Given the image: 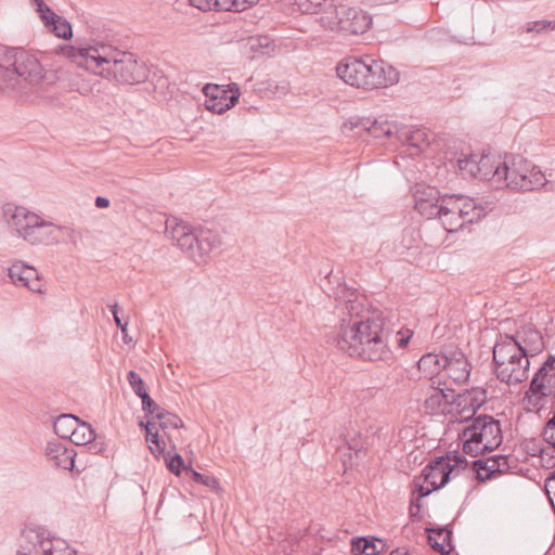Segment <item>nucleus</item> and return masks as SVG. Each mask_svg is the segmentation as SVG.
Instances as JSON below:
<instances>
[{"label":"nucleus","mask_w":555,"mask_h":555,"mask_svg":"<svg viewBox=\"0 0 555 555\" xmlns=\"http://www.w3.org/2000/svg\"><path fill=\"white\" fill-rule=\"evenodd\" d=\"M337 309L340 327L333 343L343 352L363 361H388L392 358L389 339L393 331L382 314L367 313L366 298L346 286L339 289Z\"/></svg>","instance_id":"1"},{"label":"nucleus","mask_w":555,"mask_h":555,"mask_svg":"<svg viewBox=\"0 0 555 555\" xmlns=\"http://www.w3.org/2000/svg\"><path fill=\"white\" fill-rule=\"evenodd\" d=\"M545 348L542 333L525 325L514 334H498L492 347V364L496 378L507 386H517L529 377L530 359Z\"/></svg>","instance_id":"2"},{"label":"nucleus","mask_w":555,"mask_h":555,"mask_svg":"<svg viewBox=\"0 0 555 555\" xmlns=\"http://www.w3.org/2000/svg\"><path fill=\"white\" fill-rule=\"evenodd\" d=\"M69 57L79 67L122 85L142 83L150 73L146 64L133 53L102 42L72 48Z\"/></svg>","instance_id":"3"},{"label":"nucleus","mask_w":555,"mask_h":555,"mask_svg":"<svg viewBox=\"0 0 555 555\" xmlns=\"http://www.w3.org/2000/svg\"><path fill=\"white\" fill-rule=\"evenodd\" d=\"M47 74L38 59L22 48L0 47V91L24 93L40 86Z\"/></svg>","instance_id":"4"},{"label":"nucleus","mask_w":555,"mask_h":555,"mask_svg":"<svg viewBox=\"0 0 555 555\" xmlns=\"http://www.w3.org/2000/svg\"><path fill=\"white\" fill-rule=\"evenodd\" d=\"M463 452L472 457L492 452L503 441L500 422L491 415L480 414L472 418L460 434Z\"/></svg>","instance_id":"5"},{"label":"nucleus","mask_w":555,"mask_h":555,"mask_svg":"<svg viewBox=\"0 0 555 555\" xmlns=\"http://www.w3.org/2000/svg\"><path fill=\"white\" fill-rule=\"evenodd\" d=\"M501 186L518 192L534 191L547 183L544 172L521 155L503 157Z\"/></svg>","instance_id":"6"},{"label":"nucleus","mask_w":555,"mask_h":555,"mask_svg":"<svg viewBox=\"0 0 555 555\" xmlns=\"http://www.w3.org/2000/svg\"><path fill=\"white\" fill-rule=\"evenodd\" d=\"M319 22L325 29L351 36L364 34L372 25V17L363 10L348 7L344 0H338L334 8L320 16Z\"/></svg>","instance_id":"7"},{"label":"nucleus","mask_w":555,"mask_h":555,"mask_svg":"<svg viewBox=\"0 0 555 555\" xmlns=\"http://www.w3.org/2000/svg\"><path fill=\"white\" fill-rule=\"evenodd\" d=\"M20 544L28 555H77L67 541L53 535L42 526H26L22 530Z\"/></svg>","instance_id":"8"},{"label":"nucleus","mask_w":555,"mask_h":555,"mask_svg":"<svg viewBox=\"0 0 555 555\" xmlns=\"http://www.w3.org/2000/svg\"><path fill=\"white\" fill-rule=\"evenodd\" d=\"M555 396V356L548 354L533 374L525 392L524 402L529 410L540 411L546 398Z\"/></svg>","instance_id":"9"},{"label":"nucleus","mask_w":555,"mask_h":555,"mask_svg":"<svg viewBox=\"0 0 555 555\" xmlns=\"http://www.w3.org/2000/svg\"><path fill=\"white\" fill-rule=\"evenodd\" d=\"M203 92L206 96V108L217 114H223L234 107L241 94L237 83H230L227 89L223 86L207 83Z\"/></svg>","instance_id":"10"},{"label":"nucleus","mask_w":555,"mask_h":555,"mask_svg":"<svg viewBox=\"0 0 555 555\" xmlns=\"http://www.w3.org/2000/svg\"><path fill=\"white\" fill-rule=\"evenodd\" d=\"M414 207L425 218H438L442 209L444 194L430 185H416L414 194Z\"/></svg>","instance_id":"11"},{"label":"nucleus","mask_w":555,"mask_h":555,"mask_svg":"<svg viewBox=\"0 0 555 555\" xmlns=\"http://www.w3.org/2000/svg\"><path fill=\"white\" fill-rule=\"evenodd\" d=\"M336 73L346 83L371 90L370 83L366 77V63L364 57L349 56L340 61L336 67Z\"/></svg>","instance_id":"12"},{"label":"nucleus","mask_w":555,"mask_h":555,"mask_svg":"<svg viewBox=\"0 0 555 555\" xmlns=\"http://www.w3.org/2000/svg\"><path fill=\"white\" fill-rule=\"evenodd\" d=\"M366 63V77L370 83V88H387L393 86L399 81V72L382 60H373L370 56H365Z\"/></svg>","instance_id":"13"},{"label":"nucleus","mask_w":555,"mask_h":555,"mask_svg":"<svg viewBox=\"0 0 555 555\" xmlns=\"http://www.w3.org/2000/svg\"><path fill=\"white\" fill-rule=\"evenodd\" d=\"M472 467L476 472V479L480 482H486L496 478L511 468L508 464V456L493 455L487 459L475 460L472 462Z\"/></svg>","instance_id":"14"},{"label":"nucleus","mask_w":555,"mask_h":555,"mask_svg":"<svg viewBox=\"0 0 555 555\" xmlns=\"http://www.w3.org/2000/svg\"><path fill=\"white\" fill-rule=\"evenodd\" d=\"M430 385L429 391L424 402V408L428 414H439L451 412L449 406L455 404L454 391L446 387V383H438V386Z\"/></svg>","instance_id":"15"},{"label":"nucleus","mask_w":555,"mask_h":555,"mask_svg":"<svg viewBox=\"0 0 555 555\" xmlns=\"http://www.w3.org/2000/svg\"><path fill=\"white\" fill-rule=\"evenodd\" d=\"M453 470L454 466H451L443 456H439L423 468L422 475L424 482L431 486L433 489L439 490L449 482Z\"/></svg>","instance_id":"16"},{"label":"nucleus","mask_w":555,"mask_h":555,"mask_svg":"<svg viewBox=\"0 0 555 555\" xmlns=\"http://www.w3.org/2000/svg\"><path fill=\"white\" fill-rule=\"evenodd\" d=\"M11 282L27 287L34 293H41V282L37 270L23 261H15L8 270Z\"/></svg>","instance_id":"17"},{"label":"nucleus","mask_w":555,"mask_h":555,"mask_svg":"<svg viewBox=\"0 0 555 555\" xmlns=\"http://www.w3.org/2000/svg\"><path fill=\"white\" fill-rule=\"evenodd\" d=\"M344 127L365 131L376 139L389 138L395 128L387 119H372L370 117L350 118L348 122L344 124Z\"/></svg>","instance_id":"18"},{"label":"nucleus","mask_w":555,"mask_h":555,"mask_svg":"<svg viewBox=\"0 0 555 555\" xmlns=\"http://www.w3.org/2000/svg\"><path fill=\"white\" fill-rule=\"evenodd\" d=\"M442 209L438 219L448 232H456L464 228L462 210L459 205L457 194H444Z\"/></svg>","instance_id":"19"},{"label":"nucleus","mask_w":555,"mask_h":555,"mask_svg":"<svg viewBox=\"0 0 555 555\" xmlns=\"http://www.w3.org/2000/svg\"><path fill=\"white\" fill-rule=\"evenodd\" d=\"M33 224L24 236L26 242L33 245H53L60 242L59 229L52 222L44 221L37 216V222H33Z\"/></svg>","instance_id":"20"},{"label":"nucleus","mask_w":555,"mask_h":555,"mask_svg":"<svg viewBox=\"0 0 555 555\" xmlns=\"http://www.w3.org/2000/svg\"><path fill=\"white\" fill-rule=\"evenodd\" d=\"M4 216L9 227L24 238L26 232L31 228L33 222H37V216L25 207L7 205L4 207Z\"/></svg>","instance_id":"21"},{"label":"nucleus","mask_w":555,"mask_h":555,"mask_svg":"<svg viewBox=\"0 0 555 555\" xmlns=\"http://www.w3.org/2000/svg\"><path fill=\"white\" fill-rule=\"evenodd\" d=\"M77 453L72 447L59 441H49L46 447V456L55 467L73 470Z\"/></svg>","instance_id":"22"},{"label":"nucleus","mask_w":555,"mask_h":555,"mask_svg":"<svg viewBox=\"0 0 555 555\" xmlns=\"http://www.w3.org/2000/svg\"><path fill=\"white\" fill-rule=\"evenodd\" d=\"M478 177L479 180H489L501 186L503 158L492 154H482L478 159Z\"/></svg>","instance_id":"23"},{"label":"nucleus","mask_w":555,"mask_h":555,"mask_svg":"<svg viewBox=\"0 0 555 555\" xmlns=\"http://www.w3.org/2000/svg\"><path fill=\"white\" fill-rule=\"evenodd\" d=\"M486 400L487 391L483 388L475 387L456 395L454 401L456 408L461 409L460 412L465 410L472 412V415L466 417V421H468L485 404Z\"/></svg>","instance_id":"24"},{"label":"nucleus","mask_w":555,"mask_h":555,"mask_svg":"<svg viewBox=\"0 0 555 555\" xmlns=\"http://www.w3.org/2000/svg\"><path fill=\"white\" fill-rule=\"evenodd\" d=\"M443 371L455 384L465 383L470 373L469 363L462 352L454 354L452 358L448 357V363H446Z\"/></svg>","instance_id":"25"},{"label":"nucleus","mask_w":555,"mask_h":555,"mask_svg":"<svg viewBox=\"0 0 555 555\" xmlns=\"http://www.w3.org/2000/svg\"><path fill=\"white\" fill-rule=\"evenodd\" d=\"M448 363L447 356L436 353H426L417 362L418 370L424 374V377L430 380L439 375Z\"/></svg>","instance_id":"26"},{"label":"nucleus","mask_w":555,"mask_h":555,"mask_svg":"<svg viewBox=\"0 0 555 555\" xmlns=\"http://www.w3.org/2000/svg\"><path fill=\"white\" fill-rule=\"evenodd\" d=\"M459 205L462 212L463 224H469L479 221L486 216V209L477 203L475 198L457 194Z\"/></svg>","instance_id":"27"},{"label":"nucleus","mask_w":555,"mask_h":555,"mask_svg":"<svg viewBox=\"0 0 555 555\" xmlns=\"http://www.w3.org/2000/svg\"><path fill=\"white\" fill-rule=\"evenodd\" d=\"M384 547L385 542L373 537H360L351 541V552L354 555H378Z\"/></svg>","instance_id":"28"},{"label":"nucleus","mask_w":555,"mask_h":555,"mask_svg":"<svg viewBox=\"0 0 555 555\" xmlns=\"http://www.w3.org/2000/svg\"><path fill=\"white\" fill-rule=\"evenodd\" d=\"M429 545L440 554H449L451 551V530L440 527L436 529H427Z\"/></svg>","instance_id":"29"},{"label":"nucleus","mask_w":555,"mask_h":555,"mask_svg":"<svg viewBox=\"0 0 555 555\" xmlns=\"http://www.w3.org/2000/svg\"><path fill=\"white\" fill-rule=\"evenodd\" d=\"M343 447L337 446V453L339 454L343 465L347 468L348 466H352L351 451H353L354 455L359 457L364 449V442L360 436L352 439H343Z\"/></svg>","instance_id":"30"},{"label":"nucleus","mask_w":555,"mask_h":555,"mask_svg":"<svg viewBox=\"0 0 555 555\" xmlns=\"http://www.w3.org/2000/svg\"><path fill=\"white\" fill-rule=\"evenodd\" d=\"M220 245V241L216 234L209 230H197L196 258L207 256L214 248Z\"/></svg>","instance_id":"31"},{"label":"nucleus","mask_w":555,"mask_h":555,"mask_svg":"<svg viewBox=\"0 0 555 555\" xmlns=\"http://www.w3.org/2000/svg\"><path fill=\"white\" fill-rule=\"evenodd\" d=\"M80 420L73 414L59 415L53 422L54 433L62 439H69Z\"/></svg>","instance_id":"32"},{"label":"nucleus","mask_w":555,"mask_h":555,"mask_svg":"<svg viewBox=\"0 0 555 555\" xmlns=\"http://www.w3.org/2000/svg\"><path fill=\"white\" fill-rule=\"evenodd\" d=\"M338 0H294L298 9L306 14H324L325 11L334 8Z\"/></svg>","instance_id":"33"},{"label":"nucleus","mask_w":555,"mask_h":555,"mask_svg":"<svg viewBox=\"0 0 555 555\" xmlns=\"http://www.w3.org/2000/svg\"><path fill=\"white\" fill-rule=\"evenodd\" d=\"M96 434L90 424L86 422H78L75 427V433L69 437L70 442L77 446H86L93 442Z\"/></svg>","instance_id":"34"},{"label":"nucleus","mask_w":555,"mask_h":555,"mask_svg":"<svg viewBox=\"0 0 555 555\" xmlns=\"http://www.w3.org/2000/svg\"><path fill=\"white\" fill-rule=\"evenodd\" d=\"M480 155L470 154L457 160L459 170L461 171L464 178H474L478 177V159Z\"/></svg>","instance_id":"35"},{"label":"nucleus","mask_w":555,"mask_h":555,"mask_svg":"<svg viewBox=\"0 0 555 555\" xmlns=\"http://www.w3.org/2000/svg\"><path fill=\"white\" fill-rule=\"evenodd\" d=\"M192 229L184 221H179L178 219H168L166 221V234L176 244L183 238L186 233Z\"/></svg>","instance_id":"36"},{"label":"nucleus","mask_w":555,"mask_h":555,"mask_svg":"<svg viewBox=\"0 0 555 555\" xmlns=\"http://www.w3.org/2000/svg\"><path fill=\"white\" fill-rule=\"evenodd\" d=\"M140 426L143 427L146 431V442L153 444L150 446V450L152 453H163L165 451V442L160 440L157 431H153L155 427V423L153 421H149L146 424L140 423Z\"/></svg>","instance_id":"37"},{"label":"nucleus","mask_w":555,"mask_h":555,"mask_svg":"<svg viewBox=\"0 0 555 555\" xmlns=\"http://www.w3.org/2000/svg\"><path fill=\"white\" fill-rule=\"evenodd\" d=\"M46 27H48L59 38L69 39L73 35L72 25L60 15L52 18Z\"/></svg>","instance_id":"38"},{"label":"nucleus","mask_w":555,"mask_h":555,"mask_svg":"<svg viewBox=\"0 0 555 555\" xmlns=\"http://www.w3.org/2000/svg\"><path fill=\"white\" fill-rule=\"evenodd\" d=\"M196 242H197V229H191L183 238L180 240L176 245L183 251L188 253L190 257L196 259Z\"/></svg>","instance_id":"39"},{"label":"nucleus","mask_w":555,"mask_h":555,"mask_svg":"<svg viewBox=\"0 0 555 555\" xmlns=\"http://www.w3.org/2000/svg\"><path fill=\"white\" fill-rule=\"evenodd\" d=\"M185 472L190 474L192 480L196 483L206 486L212 490H218L220 488L219 480L212 475H205L194 470L193 468H185Z\"/></svg>","instance_id":"40"},{"label":"nucleus","mask_w":555,"mask_h":555,"mask_svg":"<svg viewBox=\"0 0 555 555\" xmlns=\"http://www.w3.org/2000/svg\"><path fill=\"white\" fill-rule=\"evenodd\" d=\"M142 401V410L145 412L147 416H151L152 420H159V417L166 412L160 405H158L150 395H145Z\"/></svg>","instance_id":"41"},{"label":"nucleus","mask_w":555,"mask_h":555,"mask_svg":"<svg viewBox=\"0 0 555 555\" xmlns=\"http://www.w3.org/2000/svg\"><path fill=\"white\" fill-rule=\"evenodd\" d=\"M30 2L35 7L36 12L39 14L44 26L49 25L52 18L57 17V14L53 12V10L46 4L43 0H30Z\"/></svg>","instance_id":"42"},{"label":"nucleus","mask_w":555,"mask_h":555,"mask_svg":"<svg viewBox=\"0 0 555 555\" xmlns=\"http://www.w3.org/2000/svg\"><path fill=\"white\" fill-rule=\"evenodd\" d=\"M127 379L131 386L133 392L141 398V400L149 395L145 389V383L142 377L134 371H129L127 375Z\"/></svg>","instance_id":"43"},{"label":"nucleus","mask_w":555,"mask_h":555,"mask_svg":"<svg viewBox=\"0 0 555 555\" xmlns=\"http://www.w3.org/2000/svg\"><path fill=\"white\" fill-rule=\"evenodd\" d=\"M551 417L547 420L542 437L543 440L550 444L555 451V408L550 412Z\"/></svg>","instance_id":"44"},{"label":"nucleus","mask_w":555,"mask_h":555,"mask_svg":"<svg viewBox=\"0 0 555 555\" xmlns=\"http://www.w3.org/2000/svg\"><path fill=\"white\" fill-rule=\"evenodd\" d=\"M157 421L159 428L164 430L169 428L177 429L183 426V422L178 415L169 413L167 411Z\"/></svg>","instance_id":"45"},{"label":"nucleus","mask_w":555,"mask_h":555,"mask_svg":"<svg viewBox=\"0 0 555 555\" xmlns=\"http://www.w3.org/2000/svg\"><path fill=\"white\" fill-rule=\"evenodd\" d=\"M406 141L411 146L418 149L422 147V144H428L427 134L423 129H415L410 131V133L406 135Z\"/></svg>","instance_id":"46"},{"label":"nucleus","mask_w":555,"mask_h":555,"mask_svg":"<svg viewBox=\"0 0 555 555\" xmlns=\"http://www.w3.org/2000/svg\"><path fill=\"white\" fill-rule=\"evenodd\" d=\"M546 29H555V22L553 21H533V22H528L525 26V30L527 33H542L543 30H546Z\"/></svg>","instance_id":"47"},{"label":"nucleus","mask_w":555,"mask_h":555,"mask_svg":"<svg viewBox=\"0 0 555 555\" xmlns=\"http://www.w3.org/2000/svg\"><path fill=\"white\" fill-rule=\"evenodd\" d=\"M167 462V468L175 475H180L181 470L184 469L186 467H184V461L182 459V456L178 453H176L175 455H172L170 459H167L166 460Z\"/></svg>","instance_id":"48"},{"label":"nucleus","mask_w":555,"mask_h":555,"mask_svg":"<svg viewBox=\"0 0 555 555\" xmlns=\"http://www.w3.org/2000/svg\"><path fill=\"white\" fill-rule=\"evenodd\" d=\"M448 462L450 463L451 461L453 462V464H451V466H454V469L455 468H462V469H465L468 465V461L466 460V457L462 454H459V453H450L448 454Z\"/></svg>","instance_id":"49"},{"label":"nucleus","mask_w":555,"mask_h":555,"mask_svg":"<svg viewBox=\"0 0 555 555\" xmlns=\"http://www.w3.org/2000/svg\"><path fill=\"white\" fill-rule=\"evenodd\" d=\"M56 228L59 229L60 242L64 241V240H69L70 242H75L76 231L73 228L66 227V225H56Z\"/></svg>","instance_id":"50"},{"label":"nucleus","mask_w":555,"mask_h":555,"mask_svg":"<svg viewBox=\"0 0 555 555\" xmlns=\"http://www.w3.org/2000/svg\"><path fill=\"white\" fill-rule=\"evenodd\" d=\"M190 3L201 11H216V0H189Z\"/></svg>","instance_id":"51"},{"label":"nucleus","mask_w":555,"mask_h":555,"mask_svg":"<svg viewBox=\"0 0 555 555\" xmlns=\"http://www.w3.org/2000/svg\"><path fill=\"white\" fill-rule=\"evenodd\" d=\"M412 333L410 330H406L405 332L398 331L396 333L397 343L400 348H405L411 339Z\"/></svg>","instance_id":"52"},{"label":"nucleus","mask_w":555,"mask_h":555,"mask_svg":"<svg viewBox=\"0 0 555 555\" xmlns=\"http://www.w3.org/2000/svg\"><path fill=\"white\" fill-rule=\"evenodd\" d=\"M436 489H433V487H425L424 485H417L415 492L417 493L416 501L420 502L421 499L429 495L433 491Z\"/></svg>","instance_id":"53"},{"label":"nucleus","mask_w":555,"mask_h":555,"mask_svg":"<svg viewBox=\"0 0 555 555\" xmlns=\"http://www.w3.org/2000/svg\"><path fill=\"white\" fill-rule=\"evenodd\" d=\"M235 0H219L216 2V11H233Z\"/></svg>","instance_id":"54"},{"label":"nucleus","mask_w":555,"mask_h":555,"mask_svg":"<svg viewBox=\"0 0 555 555\" xmlns=\"http://www.w3.org/2000/svg\"><path fill=\"white\" fill-rule=\"evenodd\" d=\"M258 0H235V3H233V11L241 12L244 11L247 5L256 4Z\"/></svg>","instance_id":"55"},{"label":"nucleus","mask_w":555,"mask_h":555,"mask_svg":"<svg viewBox=\"0 0 555 555\" xmlns=\"http://www.w3.org/2000/svg\"><path fill=\"white\" fill-rule=\"evenodd\" d=\"M421 509V504L418 501L414 502V501H411V505H410V517L412 519H415L418 515V512Z\"/></svg>","instance_id":"56"},{"label":"nucleus","mask_w":555,"mask_h":555,"mask_svg":"<svg viewBox=\"0 0 555 555\" xmlns=\"http://www.w3.org/2000/svg\"><path fill=\"white\" fill-rule=\"evenodd\" d=\"M109 309H111V312L113 314L116 325L121 326V319L118 315V305L114 304V305L109 306Z\"/></svg>","instance_id":"57"},{"label":"nucleus","mask_w":555,"mask_h":555,"mask_svg":"<svg viewBox=\"0 0 555 555\" xmlns=\"http://www.w3.org/2000/svg\"><path fill=\"white\" fill-rule=\"evenodd\" d=\"M94 204L98 208H106L109 206V199L103 196H98L95 197Z\"/></svg>","instance_id":"58"},{"label":"nucleus","mask_w":555,"mask_h":555,"mask_svg":"<svg viewBox=\"0 0 555 555\" xmlns=\"http://www.w3.org/2000/svg\"><path fill=\"white\" fill-rule=\"evenodd\" d=\"M545 488L547 491L555 489V470L545 479Z\"/></svg>","instance_id":"59"},{"label":"nucleus","mask_w":555,"mask_h":555,"mask_svg":"<svg viewBox=\"0 0 555 555\" xmlns=\"http://www.w3.org/2000/svg\"><path fill=\"white\" fill-rule=\"evenodd\" d=\"M124 335L122 337V340L125 344H129L130 341H132V338L128 336L127 334V322L126 323H122L121 322V326H118Z\"/></svg>","instance_id":"60"},{"label":"nucleus","mask_w":555,"mask_h":555,"mask_svg":"<svg viewBox=\"0 0 555 555\" xmlns=\"http://www.w3.org/2000/svg\"><path fill=\"white\" fill-rule=\"evenodd\" d=\"M371 5L377 7V5H384L388 3H393L397 0H367Z\"/></svg>","instance_id":"61"},{"label":"nucleus","mask_w":555,"mask_h":555,"mask_svg":"<svg viewBox=\"0 0 555 555\" xmlns=\"http://www.w3.org/2000/svg\"><path fill=\"white\" fill-rule=\"evenodd\" d=\"M89 449L93 453H101L103 451V447L99 442H95V440L93 442H91V446L89 447Z\"/></svg>","instance_id":"62"},{"label":"nucleus","mask_w":555,"mask_h":555,"mask_svg":"<svg viewBox=\"0 0 555 555\" xmlns=\"http://www.w3.org/2000/svg\"><path fill=\"white\" fill-rule=\"evenodd\" d=\"M188 522L190 526H192V525L198 526L199 525V521L195 518H192L191 516L189 517Z\"/></svg>","instance_id":"63"},{"label":"nucleus","mask_w":555,"mask_h":555,"mask_svg":"<svg viewBox=\"0 0 555 555\" xmlns=\"http://www.w3.org/2000/svg\"><path fill=\"white\" fill-rule=\"evenodd\" d=\"M16 555H28V553L25 552V550H23V546L20 544V548L17 550Z\"/></svg>","instance_id":"64"}]
</instances>
